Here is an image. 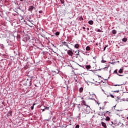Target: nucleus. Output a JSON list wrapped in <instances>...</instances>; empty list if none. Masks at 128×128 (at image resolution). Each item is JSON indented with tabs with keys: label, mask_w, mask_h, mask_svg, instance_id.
I'll return each mask as SVG.
<instances>
[{
	"label": "nucleus",
	"mask_w": 128,
	"mask_h": 128,
	"mask_svg": "<svg viewBox=\"0 0 128 128\" xmlns=\"http://www.w3.org/2000/svg\"><path fill=\"white\" fill-rule=\"evenodd\" d=\"M31 78H34V76H31Z\"/></svg>",
	"instance_id": "obj_36"
},
{
	"label": "nucleus",
	"mask_w": 128,
	"mask_h": 128,
	"mask_svg": "<svg viewBox=\"0 0 128 128\" xmlns=\"http://www.w3.org/2000/svg\"><path fill=\"white\" fill-rule=\"evenodd\" d=\"M96 32H100L102 30L100 29H98V30H96Z\"/></svg>",
	"instance_id": "obj_29"
},
{
	"label": "nucleus",
	"mask_w": 128,
	"mask_h": 128,
	"mask_svg": "<svg viewBox=\"0 0 128 128\" xmlns=\"http://www.w3.org/2000/svg\"><path fill=\"white\" fill-rule=\"evenodd\" d=\"M120 92V90H112V92Z\"/></svg>",
	"instance_id": "obj_21"
},
{
	"label": "nucleus",
	"mask_w": 128,
	"mask_h": 128,
	"mask_svg": "<svg viewBox=\"0 0 128 128\" xmlns=\"http://www.w3.org/2000/svg\"><path fill=\"white\" fill-rule=\"evenodd\" d=\"M26 40H30V38L28 36H26Z\"/></svg>",
	"instance_id": "obj_27"
},
{
	"label": "nucleus",
	"mask_w": 128,
	"mask_h": 128,
	"mask_svg": "<svg viewBox=\"0 0 128 128\" xmlns=\"http://www.w3.org/2000/svg\"><path fill=\"white\" fill-rule=\"evenodd\" d=\"M108 46L106 45V46L104 47V50H106V47Z\"/></svg>",
	"instance_id": "obj_26"
},
{
	"label": "nucleus",
	"mask_w": 128,
	"mask_h": 128,
	"mask_svg": "<svg viewBox=\"0 0 128 128\" xmlns=\"http://www.w3.org/2000/svg\"><path fill=\"white\" fill-rule=\"evenodd\" d=\"M112 64H114V63H112Z\"/></svg>",
	"instance_id": "obj_45"
},
{
	"label": "nucleus",
	"mask_w": 128,
	"mask_h": 128,
	"mask_svg": "<svg viewBox=\"0 0 128 128\" xmlns=\"http://www.w3.org/2000/svg\"><path fill=\"white\" fill-rule=\"evenodd\" d=\"M74 48H80V44H74Z\"/></svg>",
	"instance_id": "obj_5"
},
{
	"label": "nucleus",
	"mask_w": 128,
	"mask_h": 128,
	"mask_svg": "<svg viewBox=\"0 0 128 128\" xmlns=\"http://www.w3.org/2000/svg\"><path fill=\"white\" fill-rule=\"evenodd\" d=\"M105 120H108V121L110 120V117H108V116H106V118L105 119Z\"/></svg>",
	"instance_id": "obj_17"
},
{
	"label": "nucleus",
	"mask_w": 128,
	"mask_h": 128,
	"mask_svg": "<svg viewBox=\"0 0 128 128\" xmlns=\"http://www.w3.org/2000/svg\"><path fill=\"white\" fill-rule=\"evenodd\" d=\"M36 105V104H34L32 106H31V110H34V106Z\"/></svg>",
	"instance_id": "obj_22"
},
{
	"label": "nucleus",
	"mask_w": 128,
	"mask_h": 128,
	"mask_svg": "<svg viewBox=\"0 0 128 128\" xmlns=\"http://www.w3.org/2000/svg\"><path fill=\"white\" fill-rule=\"evenodd\" d=\"M106 114H110V112H108V111H106Z\"/></svg>",
	"instance_id": "obj_31"
},
{
	"label": "nucleus",
	"mask_w": 128,
	"mask_h": 128,
	"mask_svg": "<svg viewBox=\"0 0 128 128\" xmlns=\"http://www.w3.org/2000/svg\"><path fill=\"white\" fill-rule=\"evenodd\" d=\"M62 44L63 46H65L68 48H70V46H68V42H62Z\"/></svg>",
	"instance_id": "obj_3"
},
{
	"label": "nucleus",
	"mask_w": 128,
	"mask_h": 128,
	"mask_svg": "<svg viewBox=\"0 0 128 128\" xmlns=\"http://www.w3.org/2000/svg\"><path fill=\"white\" fill-rule=\"evenodd\" d=\"M99 76V78H102V76Z\"/></svg>",
	"instance_id": "obj_38"
},
{
	"label": "nucleus",
	"mask_w": 128,
	"mask_h": 128,
	"mask_svg": "<svg viewBox=\"0 0 128 128\" xmlns=\"http://www.w3.org/2000/svg\"><path fill=\"white\" fill-rule=\"evenodd\" d=\"M80 92H84V88H80L79 90Z\"/></svg>",
	"instance_id": "obj_14"
},
{
	"label": "nucleus",
	"mask_w": 128,
	"mask_h": 128,
	"mask_svg": "<svg viewBox=\"0 0 128 128\" xmlns=\"http://www.w3.org/2000/svg\"><path fill=\"white\" fill-rule=\"evenodd\" d=\"M67 54L70 56H72V55L74 54V52H72V51L70 50H67Z\"/></svg>",
	"instance_id": "obj_2"
},
{
	"label": "nucleus",
	"mask_w": 128,
	"mask_h": 128,
	"mask_svg": "<svg viewBox=\"0 0 128 128\" xmlns=\"http://www.w3.org/2000/svg\"><path fill=\"white\" fill-rule=\"evenodd\" d=\"M82 28H83V30H86V28L85 27H83Z\"/></svg>",
	"instance_id": "obj_33"
},
{
	"label": "nucleus",
	"mask_w": 128,
	"mask_h": 128,
	"mask_svg": "<svg viewBox=\"0 0 128 128\" xmlns=\"http://www.w3.org/2000/svg\"><path fill=\"white\" fill-rule=\"evenodd\" d=\"M96 46H98V43H96Z\"/></svg>",
	"instance_id": "obj_40"
},
{
	"label": "nucleus",
	"mask_w": 128,
	"mask_h": 128,
	"mask_svg": "<svg viewBox=\"0 0 128 128\" xmlns=\"http://www.w3.org/2000/svg\"><path fill=\"white\" fill-rule=\"evenodd\" d=\"M118 72H119V74H122V72H124V69L120 68V69L118 70Z\"/></svg>",
	"instance_id": "obj_8"
},
{
	"label": "nucleus",
	"mask_w": 128,
	"mask_h": 128,
	"mask_svg": "<svg viewBox=\"0 0 128 128\" xmlns=\"http://www.w3.org/2000/svg\"><path fill=\"white\" fill-rule=\"evenodd\" d=\"M44 110V109L43 110V112Z\"/></svg>",
	"instance_id": "obj_44"
},
{
	"label": "nucleus",
	"mask_w": 128,
	"mask_h": 128,
	"mask_svg": "<svg viewBox=\"0 0 128 128\" xmlns=\"http://www.w3.org/2000/svg\"><path fill=\"white\" fill-rule=\"evenodd\" d=\"M110 96H111V98H114V95L112 94H110Z\"/></svg>",
	"instance_id": "obj_24"
},
{
	"label": "nucleus",
	"mask_w": 128,
	"mask_h": 128,
	"mask_svg": "<svg viewBox=\"0 0 128 128\" xmlns=\"http://www.w3.org/2000/svg\"><path fill=\"white\" fill-rule=\"evenodd\" d=\"M104 68H106V67H105Z\"/></svg>",
	"instance_id": "obj_43"
},
{
	"label": "nucleus",
	"mask_w": 128,
	"mask_h": 128,
	"mask_svg": "<svg viewBox=\"0 0 128 128\" xmlns=\"http://www.w3.org/2000/svg\"><path fill=\"white\" fill-rule=\"evenodd\" d=\"M76 58H78V56Z\"/></svg>",
	"instance_id": "obj_46"
},
{
	"label": "nucleus",
	"mask_w": 128,
	"mask_h": 128,
	"mask_svg": "<svg viewBox=\"0 0 128 128\" xmlns=\"http://www.w3.org/2000/svg\"><path fill=\"white\" fill-rule=\"evenodd\" d=\"M102 124L104 128H106V124L104 122H102Z\"/></svg>",
	"instance_id": "obj_6"
},
{
	"label": "nucleus",
	"mask_w": 128,
	"mask_h": 128,
	"mask_svg": "<svg viewBox=\"0 0 128 128\" xmlns=\"http://www.w3.org/2000/svg\"><path fill=\"white\" fill-rule=\"evenodd\" d=\"M101 62H102V64H104V62H106V60H102L101 61Z\"/></svg>",
	"instance_id": "obj_23"
},
{
	"label": "nucleus",
	"mask_w": 128,
	"mask_h": 128,
	"mask_svg": "<svg viewBox=\"0 0 128 128\" xmlns=\"http://www.w3.org/2000/svg\"><path fill=\"white\" fill-rule=\"evenodd\" d=\"M52 120L54 122H56V118L54 117L52 119Z\"/></svg>",
	"instance_id": "obj_18"
},
{
	"label": "nucleus",
	"mask_w": 128,
	"mask_h": 128,
	"mask_svg": "<svg viewBox=\"0 0 128 128\" xmlns=\"http://www.w3.org/2000/svg\"><path fill=\"white\" fill-rule=\"evenodd\" d=\"M79 20H84V18H82V16H81L79 18Z\"/></svg>",
	"instance_id": "obj_20"
},
{
	"label": "nucleus",
	"mask_w": 128,
	"mask_h": 128,
	"mask_svg": "<svg viewBox=\"0 0 128 128\" xmlns=\"http://www.w3.org/2000/svg\"><path fill=\"white\" fill-rule=\"evenodd\" d=\"M26 84L28 85V86H31L32 85V82L30 81L29 84H28V81L26 82Z\"/></svg>",
	"instance_id": "obj_10"
},
{
	"label": "nucleus",
	"mask_w": 128,
	"mask_h": 128,
	"mask_svg": "<svg viewBox=\"0 0 128 128\" xmlns=\"http://www.w3.org/2000/svg\"><path fill=\"white\" fill-rule=\"evenodd\" d=\"M34 6H28V10L30 12H32V10H34Z\"/></svg>",
	"instance_id": "obj_1"
},
{
	"label": "nucleus",
	"mask_w": 128,
	"mask_h": 128,
	"mask_svg": "<svg viewBox=\"0 0 128 128\" xmlns=\"http://www.w3.org/2000/svg\"><path fill=\"white\" fill-rule=\"evenodd\" d=\"M126 119L128 120V117H126Z\"/></svg>",
	"instance_id": "obj_39"
},
{
	"label": "nucleus",
	"mask_w": 128,
	"mask_h": 128,
	"mask_svg": "<svg viewBox=\"0 0 128 128\" xmlns=\"http://www.w3.org/2000/svg\"><path fill=\"white\" fill-rule=\"evenodd\" d=\"M60 46H64V45H60Z\"/></svg>",
	"instance_id": "obj_37"
},
{
	"label": "nucleus",
	"mask_w": 128,
	"mask_h": 128,
	"mask_svg": "<svg viewBox=\"0 0 128 128\" xmlns=\"http://www.w3.org/2000/svg\"><path fill=\"white\" fill-rule=\"evenodd\" d=\"M64 50H65L66 52H67V51H68V50H67V49H66V48H64Z\"/></svg>",
	"instance_id": "obj_32"
},
{
	"label": "nucleus",
	"mask_w": 128,
	"mask_h": 128,
	"mask_svg": "<svg viewBox=\"0 0 128 128\" xmlns=\"http://www.w3.org/2000/svg\"><path fill=\"white\" fill-rule=\"evenodd\" d=\"M80 128V125L77 124V125L76 126V128Z\"/></svg>",
	"instance_id": "obj_28"
},
{
	"label": "nucleus",
	"mask_w": 128,
	"mask_h": 128,
	"mask_svg": "<svg viewBox=\"0 0 128 128\" xmlns=\"http://www.w3.org/2000/svg\"><path fill=\"white\" fill-rule=\"evenodd\" d=\"M94 66H96V64H94Z\"/></svg>",
	"instance_id": "obj_42"
},
{
	"label": "nucleus",
	"mask_w": 128,
	"mask_h": 128,
	"mask_svg": "<svg viewBox=\"0 0 128 128\" xmlns=\"http://www.w3.org/2000/svg\"><path fill=\"white\" fill-rule=\"evenodd\" d=\"M39 14H42V10H40Z\"/></svg>",
	"instance_id": "obj_30"
},
{
	"label": "nucleus",
	"mask_w": 128,
	"mask_h": 128,
	"mask_svg": "<svg viewBox=\"0 0 128 128\" xmlns=\"http://www.w3.org/2000/svg\"><path fill=\"white\" fill-rule=\"evenodd\" d=\"M20 2H24V0H20Z\"/></svg>",
	"instance_id": "obj_34"
},
{
	"label": "nucleus",
	"mask_w": 128,
	"mask_h": 128,
	"mask_svg": "<svg viewBox=\"0 0 128 128\" xmlns=\"http://www.w3.org/2000/svg\"><path fill=\"white\" fill-rule=\"evenodd\" d=\"M75 52H76V56H80V50H78L76 51Z\"/></svg>",
	"instance_id": "obj_11"
},
{
	"label": "nucleus",
	"mask_w": 128,
	"mask_h": 128,
	"mask_svg": "<svg viewBox=\"0 0 128 128\" xmlns=\"http://www.w3.org/2000/svg\"><path fill=\"white\" fill-rule=\"evenodd\" d=\"M112 34H116V30H112Z\"/></svg>",
	"instance_id": "obj_16"
},
{
	"label": "nucleus",
	"mask_w": 128,
	"mask_h": 128,
	"mask_svg": "<svg viewBox=\"0 0 128 128\" xmlns=\"http://www.w3.org/2000/svg\"><path fill=\"white\" fill-rule=\"evenodd\" d=\"M86 50H90V46H88L86 47Z\"/></svg>",
	"instance_id": "obj_15"
},
{
	"label": "nucleus",
	"mask_w": 128,
	"mask_h": 128,
	"mask_svg": "<svg viewBox=\"0 0 128 128\" xmlns=\"http://www.w3.org/2000/svg\"><path fill=\"white\" fill-rule=\"evenodd\" d=\"M122 42H128V38H124L122 40Z\"/></svg>",
	"instance_id": "obj_13"
},
{
	"label": "nucleus",
	"mask_w": 128,
	"mask_h": 128,
	"mask_svg": "<svg viewBox=\"0 0 128 128\" xmlns=\"http://www.w3.org/2000/svg\"><path fill=\"white\" fill-rule=\"evenodd\" d=\"M60 0V2L62 4H64V0Z\"/></svg>",
	"instance_id": "obj_25"
},
{
	"label": "nucleus",
	"mask_w": 128,
	"mask_h": 128,
	"mask_svg": "<svg viewBox=\"0 0 128 128\" xmlns=\"http://www.w3.org/2000/svg\"><path fill=\"white\" fill-rule=\"evenodd\" d=\"M88 24H90V25L94 24V21H92V20H89L88 22Z\"/></svg>",
	"instance_id": "obj_7"
},
{
	"label": "nucleus",
	"mask_w": 128,
	"mask_h": 128,
	"mask_svg": "<svg viewBox=\"0 0 128 128\" xmlns=\"http://www.w3.org/2000/svg\"><path fill=\"white\" fill-rule=\"evenodd\" d=\"M86 70H88V69L90 68L91 66H90V65H87L86 66Z\"/></svg>",
	"instance_id": "obj_12"
},
{
	"label": "nucleus",
	"mask_w": 128,
	"mask_h": 128,
	"mask_svg": "<svg viewBox=\"0 0 128 128\" xmlns=\"http://www.w3.org/2000/svg\"><path fill=\"white\" fill-rule=\"evenodd\" d=\"M82 104L84 106H88L86 104V101L83 100L82 102Z\"/></svg>",
	"instance_id": "obj_9"
},
{
	"label": "nucleus",
	"mask_w": 128,
	"mask_h": 128,
	"mask_svg": "<svg viewBox=\"0 0 128 128\" xmlns=\"http://www.w3.org/2000/svg\"><path fill=\"white\" fill-rule=\"evenodd\" d=\"M54 34H56V36H60V32H57L56 33H54Z\"/></svg>",
	"instance_id": "obj_19"
},
{
	"label": "nucleus",
	"mask_w": 128,
	"mask_h": 128,
	"mask_svg": "<svg viewBox=\"0 0 128 128\" xmlns=\"http://www.w3.org/2000/svg\"><path fill=\"white\" fill-rule=\"evenodd\" d=\"M87 30H90V28H87Z\"/></svg>",
	"instance_id": "obj_41"
},
{
	"label": "nucleus",
	"mask_w": 128,
	"mask_h": 128,
	"mask_svg": "<svg viewBox=\"0 0 128 128\" xmlns=\"http://www.w3.org/2000/svg\"><path fill=\"white\" fill-rule=\"evenodd\" d=\"M93 58H94V60H96V57H94Z\"/></svg>",
	"instance_id": "obj_35"
},
{
	"label": "nucleus",
	"mask_w": 128,
	"mask_h": 128,
	"mask_svg": "<svg viewBox=\"0 0 128 128\" xmlns=\"http://www.w3.org/2000/svg\"><path fill=\"white\" fill-rule=\"evenodd\" d=\"M114 74H116L118 76H124V75H120V74H118V69L114 71Z\"/></svg>",
	"instance_id": "obj_4"
}]
</instances>
